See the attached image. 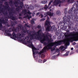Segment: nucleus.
Here are the masks:
<instances>
[{
  "instance_id": "41",
  "label": "nucleus",
  "mask_w": 78,
  "mask_h": 78,
  "mask_svg": "<svg viewBox=\"0 0 78 78\" xmlns=\"http://www.w3.org/2000/svg\"><path fill=\"white\" fill-rule=\"evenodd\" d=\"M30 8L31 9H32V10L34 9V6H33L32 5H31L30 6Z\"/></svg>"
},
{
  "instance_id": "56",
  "label": "nucleus",
  "mask_w": 78,
  "mask_h": 78,
  "mask_svg": "<svg viewBox=\"0 0 78 78\" xmlns=\"http://www.w3.org/2000/svg\"><path fill=\"white\" fill-rule=\"evenodd\" d=\"M18 27H19V28H20V29H22V26H18Z\"/></svg>"
},
{
  "instance_id": "45",
  "label": "nucleus",
  "mask_w": 78,
  "mask_h": 78,
  "mask_svg": "<svg viewBox=\"0 0 78 78\" xmlns=\"http://www.w3.org/2000/svg\"><path fill=\"white\" fill-rule=\"evenodd\" d=\"M52 2H53V1H51L48 4V6H50V5H51V3H52Z\"/></svg>"
},
{
  "instance_id": "23",
  "label": "nucleus",
  "mask_w": 78,
  "mask_h": 78,
  "mask_svg": "<svg viewBox=\"0 0 78 78\" xmlns=\"http://www.w3.org/2000/svg\"><path fill=\"white\" fill-rule=\"evenodd\" d=\"M24 18H27L28 19H30L31 18V16H29V15L27 14L26 16L24 17Z\"/></svg>"
},
{
  "instance_id": "21",
  "label": "nucleus",
  "mask_w": 78,
  "mask_h": 78,
  "mask_svg": "<svg viewBox=\"0 0 78 78\" xmlns=\"http://www.w3.org/2000/svg\"><path fill=\"white\" fill-rule=\"evenodd\" d=\"M64 25H63V30H64L65 31H66L67 33H69V30H67V27L66 26V27H64Z\"/></svg>"
},
{
  "instance_id": "48",
  "label": "nucleus",
  "mask_w": 78,
  "mask_h": 78,
  "mask_svg": "<svg viewBox=\"0 0 78 78\" xmlns=\"http://www.w3.org/2000/svg\"><path fill=\"white\" fill-rule=\"evenodd\" d=\"M48 8V7H47V5H45V6H44V9H47Z\"/></svg>"
},
{
  "instance_id": "31",
  "label": "nucleus",
  "mask_w": 78,
  "mask_h": 78,
  "mask_svg": "<svg viewBox=\"0 0 78 78\" xmlns=\"http://www.w3.org/2000/svg\"><path fill=\"white\" fill-rule=\"evenodd\" d=\"M41 3L43 4H46L47 3V1L43 0L41 1Z\"/></svg>"
},
{
  "instance_id": "52",
  "label": "nucleus",
  "mask_w": 78,
  "mask_h": 78,
  "mask_svg": "<svg viewBox=\"0 0 78 78\" xmlns=\"http://www.w3.org/2000/svg\"><path fill=\"white\" fill-rule=\"evenodd\" d=\"M49 19H50V18L49 16H48L47 17V20L46 21H49Z\"/></svg>"
},
{
  "instance_id": "63",
  "label": "nucleus",
  "mask_w": 78,
  "mask_h": 78,
  "mask_svg": "<svg viewBox=\"0 0 78 78\" xmlns=\"http://www.w3.org/2000/svg\"><path fill=\"white\" fill-rule=\"evenodd\" d=\"M47 61V60L46 59H44L43 60V63H44V62H46Z\"/></svg>"
},
{
  "instance_id": "26",
  "label": "nucleus",
  "mask_w": 78,
  "mask_h": 78,
  "mask_svg": "<svg viewBox=\"0 0 78 78\" xmlns=\"http://www.w3.org/2000/svg\"><path fill=\"white\" fill-rule=\"evenodd\" d=\"M61 33V30H58V32H56L55 34L57 36H58L59 35V34H60Z\"/></svg>"
},
{
  "instance_id": "12",
  "label": "nucleus",
  "mask_w": 78,
  "mask_h": 78,
  "mask_svg": "<svg viewBox=\"0 0 78 78\" xmlns=\"http://www.w3.org/2000/svg\"><path fill=\"white\" fill-rule=\"evenodd\" d=\"M22 34L20 33H18L17 34H16L15 32H13L12 34V37H11V38L13 39V38H17V36H20Z\"/></svg>"
},
{
  "instance_id": "25",
  "label": "nucleus",
  "mask_w": 78,
  "mask_h": 78,
  "mask_svg": "<svg viewBox=\"0 0 78 78\" xmlns=\"http://www.w3.org/2000/svg\"><path fill=\"white\" fill-rule=\"evenodd\" d=\"M43 36L44 37H45L46 40L47 39H48V38H49V37H48V35L47 34H46L45 36V34H43Z\"/></svg>"
},
{
  "instance_id": "7",
  "label": "nucleus",
  "mask_w": 78,
  "mask_h": 78,
  "mask_svg": "<svg viewBox=\"0 0 78 78\" xmlns=\"http://www.w3.org/2000/svg\"><path fill=\"white\" fill-rule=\"evenodd\" d=\"M4 30L5 31L6 34L7 36H12V34L9 33H10L11 31H13L12 29L11 28H10L9 30H6V29H4Z\"/></svg>"
},
{
  "instance_id": "36",
  "label": "nucleus",
  "mask_w": 78,
  "mask_h": 78,
  "mask_svg": "<svg viewBox=\"0 0 78 78\" xmlns=\"http://www.w3.org/2000/svg\"><path fill=\"white\" fill-rule=\"evenodd\" d=\"M65 37L66 38V39H68V37H69V36L67 34H65Z\"/></svg>"
},
{
  "instance_id": "22",
  "label": "nucleus",
  "mask_w": 78,
  "mask_h": 78,
  "mask_svg": "<svg viewBox=\"0 0 78 78\" xmlns=\"http://www.w3.org/2000/svg\"><path fill=\"white\" fill-rule=\"evenodd\" d=\"M40 42H41V43H42V44H43V43H44V41H46V38H45L44 37L43 39L42 40H41V39H40Z\"/></svg>"
},
{
  "instance_id": "5",
  "label": "nucleus",
  "mask_w": 78,
  "mask_h": 78,
  "mask_svg": "<svg viewBox=\"0 0 78 78\" xmlns=\"http://www.w3.org/2000/svg\"><path fill=\"white\" fill-rule=\"evenodd\" d=\"M71 18L70 16L69 15H68V19H67V16H65L63 17V19L64 20L62 21V22L64 23L63 24L64 25V24H65L66 22H69Z\"/></svg>"
},
{
  "instance_id": "39",
  "label": "nucleus",
  "mask_w": 78,
  "mask_h": 78,
  "mask_svg": "<svg viewBox=\"0 0 78 78\" xmlns=\"http://www.w3.org/2000/svg\"><path fill=\"white\" fill-rule=\"evenodd\" d=\"M70 44V43H69L68 41H66V45H69Z\"/></svg>"
},
{
  "instance_id": "47",
  "label": "nucleus",
  "mask_w": 78,
  "mask_h": 78,
  "mask_svg": "<svg viewBox=\"0 0 78 78\" xmlns=\"http://www.w3.org/2000/svg\"><path fill=\"white\" fill-rule=\"evenodd\" d=\"M16 28H15V27L13 26L12 28V30H13V31L14 32V30H15Z\"/></svg>"
},
{
  "instance_id": "64",
  "label": "nucleus",
  "mask_w": 78,
  "mask_h": 78,
  "mask_svg": "<svg viewBox=\"0 0 78 78\" xmlns=\"http://www.w3.org/2000/svg\"><path fill=\"white\" fill-rule=\"evenodd\" d=\"M43 9V8H41L40 9H39L38 10V11H42V10Z\"/></svg>"
},
{
  "instance_id": "53",
  "label": "nucleus",
  "mask_w": 78,
  "mask_h": 78,
  "mask_svg": "<svg viewBox=\"0 0 78 78\" xmlns=\"http://www.w3.org/2000/svg\"><path fill=\"white\" fill-rule=\"evenodd\" d=\"M27 13L29 14H31V13L30 12L29 10L28 11V12H27Z\"/></svg>"
},
{
  "instance_id": "55",
  "label": "nucleus",
  "mask_w": 78,
  "mask_h": 78,
  "mask_svg": "<svg viewBox=\"0 0 78 78\" xmlns=\"http://www.w3.org/2000/svg\"><path fill=\"white\" fill-rule=\"evenodd\" d=\"M9 2H10L11 4H12V0H9Z\"/></svg>"
},
{
  "instance_id": "32",
  "label": "nucleus",
  "mask_w": 78,
  "mask_h": 78,
  "mask_svg": "<svg viewBox=\"0 0 78 78\" xmlns=\"http://www.w3.org/2000/svg\"><path fill=\"white\" fill-rule=\"evenodd\" d=\"M56 14L58 16H60L61 15V12H60V11L59 10H58L57 11Z\"/></svg>"
},
{
  "instance_id": "51",
  "label": "nucleus",
  "mask_w": 78,
  "mask_h": 78,
  "mask_svg": "<svg viewBox=\"0 0 78 78\" xmlns=\"http://www.w3.org/2000/svg\"><path fill=\"white\" fill-rule=\"evenodd\" d=\"M15 23H16V24H17V21L15 20L13 21Z\"/></svg>"
},
{
  "instance_id": "37",
  "label": "nucleus",
  "mask_w": 78,
  "mask_h": 78,
  "mask_svg": "<svg viewBox=\"0 0 78 78\" xmlns=\"http://www.w3.org/2000/svg\"><path fill=\"white\" fill-rule=\"evenodd\" d=\"M25 27H28V28H30V26L27 25V24H25L24 25Z\"/></svg>"
},
{
  "instance_id": "50",
  "label": "nucleus",
  "mask_w": 78,
  "mask_h": 78,
  "mask_svg": "<svg viewBox=\"0 0 78 78\" xmlns=\"http://www.w3.org/2000/svg\"><path fill=\"white\" fill-rule=\"evenodd\" d=\"M37 28H38V29H39L40 28H41V26L38 25L37 27Z\"/></svg>"
},
{
  "instance_id": "40",
  "label": "nucleus",
  "mask_w": 78,
  "mask_h": 78,
  "mask_svg": "<svg viewBox=\"0 0 78 78\" xmlns=\"http://www.w3.org/2000/svg\"><path fill=\"white\" fill-rule=\"evenodd\" d=\"M66 10H67V9H66V8L65 9V12H64V13L65 14H67V12H68Z\"/></svg>"
},
{
  "instance_id": "2",
  "label": "nucleus",
  "mask_w": 78,
  "mask_h": 78,
  "mask_svg": "<svg viewBox=\"0 0 78 78\" xmlns=\"http://www.w3.org/2000/svg\"><path fill=\"white\" fill-rule=\"evenodd\" d=\"M42 31V30L40 29L38 30V31L37 32V34H36V33H34V34H31V32L30 33H28V36H29V37H30V40H33V39H34V36H35V35H36L37 36V37H36V36L35 37V39H42V37H41V34L40 32L41 31Z\"/></svg>"
},
{
  "instance_id": "58",
  "label": "nucleus",
  "mask_w": 78,
  "mask_h": 78,
  "mask_svg": "<svg viewBox=\"0 0 78 78\" xmlns=\"http://www.w3.org/2000/svg\"><path fill=\"white\" fill-rule=\"evenodd\" d=\"M27 42H28V43H29V44L31 43V41L30 40H29V41H27Z\"/></svg>"
},
{
  "instance_id": "42",
  "label": "nucleus",
  "mask_w": 78,
  "mask_h": 78,
  "mask_svg": "<svg viewBox=\"0 0 78 78\" xmlns=\"http://www.w3.org/2000/svg\"><path fill=\"white\" fill-rule=\"evenodd\" d=\"M3 14L4 15H5V16H6V15H7V14H8V12H3Z\"/></svg>"
},
{
  "instance_id": "17",
  "label": "nucleus",
  "mask_w": 78,
  "mask_h": 78,
  "mask_svg": "<svg viewBox=\"0 0 78 78\" xmlns=\"http://www.w3.org/2000/svg\"><path fill=\"white\" fill-rule=\"evenodd\" d=\"M47 41H48L49 44H50V43H51L52 42H53V39L51 38L50 39L48 38V39L47 40ZM54 43V42H52V43Z\"/></svg>"
},
{
  "instance_id": "1",
  "label": "nucleus",
  "mask_w": 78,
  "mask_h": 78,
  "mask_svg": "<svg viewBox=\"0 0 78 78\" xmlns=\"http://www.w3.org/2000/svg\"><path fill=\"white\" fill-rule=\"evenodd\" d=\"M64 42V40H61L55 41L54 43H51L49 44H48L46 46L44 47L41 51L39 52V54L40 55H41L42 53H44L47 50V49L48 50L51 49L52 48V47H53V46L55 45H56V46L60 45L62 44V43Z\"/></svg>"
},
{
  "instance_id": "9",
  "label": "nucleus",
  "mask_w": 78,
  "mask_h": 78,
  "mask_svg": "<svg viewBox=\"0 0 78 78\" xmlns=\"http://www.w3.org/2000/svg\"><path fill=\"white\" fill-rule=\"evenodd\" d=\"M0 30H1L3 28V25L2 24H5L6 23V21H5L4 19L2 20L0 19Z\"/></svg>"
},
{
  "instance_id": "24",
  "label": "nucleus",
  "mask_w": 78,
  "mask_h": 78,
  "mask_svg": "<svg viewBox=\"0 0 78 78\" xmlns=\"http://www.w3.org/2000/svg\"><path fill=\"white\" fill-rule=\"evenodd\" d=\"M13 3L14 5H15L16 7H17V6H18V5L17 4V3H18V2H17V1H14L13 2Z\"/></svg>"
},
{
  "instance_id": "54",
  "label": "nucleus",
  "mask_w": 78,
  "mask_h": 78,
  "mask_svg": "<svg viewBox=\"0 0 78 78\" xmlns=\"http://www.w3.org/2000/svg\"><path fill=\"white\" fill-rule=\"evenodd\" d=\"M22 35L21 36V37H23V36H25V34H23V32L22 33Z\"/></svg>"
},
{
  "instance_id": "20",
  "label": "nucleus",
  "mask_w": 78,
  "mask_h": 78,
  "mask_svg": "<svg viewBox=\"0 0 78 78\" xmlns=\"http://www.w3.org/2000/svg\"><path fill=\"white\" fill-rule=\"evenodd\" d=\"M34 50H35L34 49H33L32 50V52L33 53V55H35V54H39V55H40L39 53V52H38V51H34Z\"/></svg>"
},
{
  "instance_id": "38",
  "label": "nucleus",
  "mask_w": 78,
  "mask_h": 78,
  "mask_svg": "<svg viewBox=\"0 0 78 78\" xmlns=\"http://www.w3.org/2000/svg\"><path fill=\"white\" fill-rule=\"evenodd\" d=\"M11 25H12V26H13L15 25V24H14V23L12 21L11 22Z\"/></svg>"
},
{
  "instance_id": "13",
  "label": "nucleus",
  "mask_w": 78,
  "mask_h": 78,
  "mask_svg": "<svg viewBox=\"0 0 78 78\" xmlns=\"http://www.w3.org/2000/svg\"><path fill=\"white\" fill-rule=\"evenodd\" d=\"M44 15H45L46 16L48 15L50 17H52L53 16V12H48L44 13Z\"/></svg>"
},
{
  "instance_id": "34",
  "label": "nucleus",
  "mask_w": 78,
  "mask_h": 78,
  "mask_svg": "<svg viewBox=\"0 0 78 78\" xmlns=\"http://www.w3.org/2000/svg\"><path fill=\"white\" fill-rule=\"evenodd\" d=\"M34 19H33L32 20H31L30 22L31 23V24H34Z\"/></svg>"
},
{
  "instance_id": "19",
  "label": "nucleus",
  "mask_w": 78,
  "mask_h": 78,
  "mask_svg": "<svg viewBox=\"0 0 78 78\" xmlns=\"http://www.w3.org/2000/svg\"><path fill=\"white\" fill-rule=\"evenodd\" d=\"M23 31L24 33H26L27 32H28V31L27 30V27H24L23 28Z\"/></svg>"
},
{
  "instance_id": "43",
  "label": "nucleus",
  "mask_w": 78,
  "mask_h": 78,
  "mask_svg": "<svg viewBox=\"0 0 78 78\" xmlns=\"http://www.w3.org/2000/svg\"><path fill=\"white\" fill-rule=\"evenodd\" d=\"M44 20H45V18H43L40 20V22H42V21H44Z\"/></svg>"
},
{
  "instance_id": "16",
  "label": "nucleus",
  "mask_w": 78,
  "mask_h": 78,
  "mask_svg": "<svg viewBox=\"0 0 78 78\" xmlns=\"http://www.w3.org/2000/svg\"><path fill=\"white\" fill-rule=\"evenodd\" d=\"M46 31H51V26H47V28H46Z\"/></svg>"
},
{
  "instance_id": "30",
  "label": "nucleus",
  "mask_w": 78,
  "mask_h": 78,
  "mask_svg": "<svg viewBox=\"0 0 78 78\" xmlns=\"http://www.w3.org/2000/svg\"><path fill=\"white\" fill-rule=\"evenodd\" d=\"M19 27H16V28L15 29V30H14V31H15L16 32H17V31L19 30Z\"/></svg>"
},
{
  "instance_id": "11",
  "label": "nucleus",
  "mask_w": 78,
  "mask_h": 78,
  "mask_svg": "<svg viewBox=\"0 0 78 78\" xmlns=\"http://www.w3.org/2000/svg\"><path fill=\"white\" fill-rule=\"evenodd\" d=\"M5 4L6 5H5L4 6V8L5 9H7L9 11H10V9H11V8L9 5V4L8 3V2H5Z\"/></svg>"
},
{
  "instance_id": "60",
  "label": "nucleus",
  "mask_w": 78,
  "mask_h": 78,
  "mask_svg": "<svg viewBox=\"0 0 78 78\" xmlns=\"http://www.w3.org/2000/svg\"><path fill=\"white\" fill-rule=\"evenodd\" d=\"M5 20H6V21H8V17H5Z\"/></svg>"
},
{
  "instance_id": "62",
  "label": "nucleus",
  "mask_w": 78,
  "mask_h": 78,
  "mask_svg": "<svg viewBox=\"0 0 78 78\" xmlns=\"http://www.w3.org/2000/svg\"><path fill=\"white\" fill-rule=\"evenodd\" d=\"M34 6L35 7H36V8H37V7H38V5L37 4H35L34 5Z\"/></svg>"
},
{
  "instance_id": "59",
  "label": "nucleus",
  "mask_w": 78,
  "mask_h": 78,
  "mask_svg": "<svg viewBox=\"0 0 78 78\" xmlns=\"http://www.w3.org/2000/svg\"><path fill=\"white\" fill-rule=\"evenodd\" d=\"M64 48V46H61L60 47V49H61V50H62L63 49V48Z\"/></svg>"
},
{
  "instance_id": "14",
  "label": "nucleus",
  "mask_w": 78,
  "mask_h": 78,
  "mask_svg": "<svg viewBox=\"0 0 78 78\" xmlns=\"http://www.w3.org/2000/svg\"><path fill=\"white\" fill-rule=\"evenodd\" d=\"M17 39L21 42H23L25 43V41L27 39V37H25V38H23V39H22V38H21L20 37L17 36Z\"/></svg>"
},
{
  "instance_id": "18",
  "label": "nucleus",
  "mask_w": 78,
  "mask_h": 78,
  "mask_svg": "<svg viewBox=\"0 0 78 78\" xmlns=\"http://www.w3.org/2000/svg\"><path fill=\"white\" fill-rule=\"evenodd\" d=\"M51 23L49 21H46L44 26H45V25H46V26H49L50 25Z\"/></svg>"
},
{
  "instance_id": "35",
  "label": "nucleus",
  "mask_w": 78,
  "mask_h": 78,
  "mask_svg": "<svg viewBox=\"0 0 78 78\" xmlns=\"http://www.w3.org/2000/svg\"><path fill=\"white\" fill-rule=\"evenodd\" d=\"M1 12H2V13L4 12H3V8L0 9V13H1Z\"/></svg>"
},
{
  "instance_id": "61",
  "label": "nucleus",
  "mask_w": 78,
  "mask_h": 78,
  "mask_svg": "<svg viewBox=\"0 0 78 78\" xmlns=\"http://www.w3.org/2000/svg\"><path fill=\"white\" fill-rule=\"evenodd\" d=\"M55 50V48H54L53 49H51V51H54Z\"/></svg>"
},
{
  "instance_id": "6",
  "label": "nucleus",
  "mask_w": 78,
  "mask_h": 78,
  "mask_svg": "<svg viewBox=\"0 0 78 78\" xmlns=\"http://www.w3.org/2000/svg\"><path fill=\"white\" fill-rule=\"evenodd\" d=\"M20 5L19 6L17 5V7L16 8V11H17L18 12H19L20 9H23V7L24 6V5H23V2H20Z\"/></svg>"
},
{
  "instance_id": "44",
  "label": "nucleus",
  "mask_w": 78,
  "mask_h": 78,
  "mask_svg": "<svg viewBox=\"0 0 78 78\" xmlns=\"http://www.w3.org/2000/svg\"><path fill=\"white\" fill-rule=\"evenodd\" d=\"M68 3H73V2H71L70 0H68Z\"/></svg>"
},
{
  "instance_id": "49",
  "label": "nucleus",
  "mask_w": 78,
  "mask_h": 78,
  "mask_svg": "<svg viewBox=\"0 0 78 78\" xmlns=\"http://www.w3.org/2000/svg\"><path fill=\"white\" fill-rule=\"evenodd\" d=\"M38 62L40 63H41L42 62V60L41 59H39L38 60Z\"/></svg>"
},
{
  "instance_id": "28",
  "label": "nucleus",
  "mask_w": 78,
  "mask_h": 78,
  "mask_svg": "<svg viewBox=\"0 0 78 78\" xmlns=\"http://www.w3.org/2000/svg\"><path fill=\"white\" fill-rule=\"evenodd\" d=\"M76 16L74 17V20H76L77 22H78V17L76 15H75Z\"/></svg>"
},
{
  "instance_id": "15",
  "label": "nucleus",
  "mask_w": 78,
  "mask_h": 78,
  "mask_svg": "<svg viewBox=\"0 0 78 78\" xmlns=\"http://www.w3.org/2000/svg\"><path fill=\"white\" fill-rule=\"evenodd\" d=\"M28 46L29 47H31L32 50H37V48H36L34 46V45L32 43H31V44H29L28 45Z\"/></svg>"
},
{
  "instance_id": "10",
  "label": "nucleus",
  "mask_w": 78,
  "mask_h": 78,
  "mask_svg": "<svg viewBox=\"0 0 78 78\" xmlns=\"http://www.w3.org/2000/svg\"><path fill=\"white\" fill-rule=\"evenodd\" d=\"M11 11H9V15L11 16L10 18L11 19H12V20H16V18L13 16L14 12H12V9H11Z\"/></svg>"
},
{
  "instance_id": "4",
  "label": "nucleus",
  "mask_w": 78,
  "mask_h": 78,
  "mask_svg": "<svg viewBox=\"0 0 78 78\" xmlns=\"http://www.w3.org/2000/svg\"><path fill=\"white\" fill-rule=\"evenodd\" d=\"M68 13L69 14H71L72 17H74L75 15H77V14L78 13V11L75 9V8L73 7L68 11Z\"/></svg>"
},
{
  "instance_id": "8",
  "label": "nucleus",
  "mask_w": 78,
  "mask_h": 78,
  "mask_svg": "<svg viewBox=\"0 0 78 78\" xmlns=\"http://www.w3.org/2000/svg\"><path fill=\"white\" fill-rule=\"evenodd\" d=\"M65 1V0H55L53 3L54 5H58L59 3H64Z\"/></svg>"
},
{
  "instance_id": "27",
  "label": "nucleus",
  "mask_w": 78,
  "mask_h": 78,
  "mask_svg": "<svg viewBox=\"0 0 78 78\" xmlns=\"http://www.w3.org/2000/svg\"><path fill=\"white\" fill-rule=\"evenodd\" d=\"M51 31H53V30H55V26L53 25L51 26Z\"/></svg>"
},
{
  "instance_id": "33",
  "label": "nucleus",
  "mask_w": 78,
  "mask_h": 78,
  "mask_svg": "<svg viewBox=\"0 0 78 78\" xmlns=\"http://www.w3.org/2000/svg\"><path fill=\"white\" fill-rule=\"evenodd\" d=\"M69 53H70V51H67L66 53V54H64L63 55V56H68V55H69Z\"/></svg>"
},
{
  "instance_id": "46",
  "label": "nucleus",
  "mask_w": 78,
  "mask_h": 78,
  "mask_svg": "<svg viewBox=\"0 0 78 78\" xmlns=\"http://www.w3.org/2000/svg\"><path fill=\"white\" fill-rule=\"evenodd\" d=\"M76 7L77 10H78V4H76Z\"/></svg>"
},
{
  "instance_id": "3",
  "label": "nucleus",
  "mask_w": 78,
  "mask_h": 78,
  "mask_svg": "<svg viewBox=\"0 0 78 78\" xmlns=\"http://www.w3.org/2000/svg\"><path fill=\"white\" fill-rule=\"evenodd\" d=\"M71 36H72L73 37H69L68 40L69 41L71 42H73V41H78V32L73 31V32L71 33L70 34Z\"/></svg>"
},
{
  "instance_id": "29",
  "label": "nucleus",
  "mask_w": 78,
  "mask_h": 78,
  "mask_svg": "<svg viewBox=\"0 0 78 78\" xmlns=\"http://www.w3.org/2000/svg\"><path fill=\"white\" fill-rule=\"evenodd\" d=\"M23 12L24 13V15L25 14H27V9H23L22 10Z\"/></svg>"
},
{
  "instance_id": "57",
  "label": "nucleus",
  "mask_w": 78,
  "mask_h": 78,
  "mask_svg": "<svg viewBox=\"0 0 78 78\" xmlns=\"http://www.w3.org/2000/svg\"><path fill=\"white\" fill-rule=\"evenodd\" d=\"M26 8H27V9H30V6H28V5H27L26 6Z\"/></svg>"
}]
</instances>
